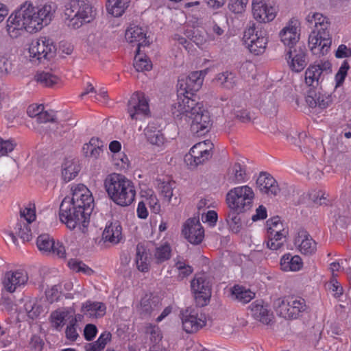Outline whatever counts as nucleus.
I'll use <instances>...</instances> for the list:
<instances>
[{"instance_id":"423d86ee","label":"nucleus","mask_w":351,"mask_h":351,"mask_svg":"<svg viewBox=\"0 0 351 351\" xmlns=\"http://www.w3.org/2000/svg\"><path fill=\"white\" fill-rule=\"evenodd\" d=\"M276 313L285 319H297L306 310L305 300L295 295H288L274 302Z\"/></svg>"},{"instance_id":"1a4fd4ad","label":"nucleus","mask_w":351,"mask_h":351,"mask_svg":"<svg viewBox=\"0 0 351 351\" xmlns=\"http://www.w3.org/2000/svg\"><path fill=\"white\" fill-rule=\"evenodd\" d=\"M29 53L30 60L40 63L42 59L50 60L53 58L56 53V47L53 41L46 37H41L32 40Z\"/></svg>"},{"instance_id":"4468645a","label":"nucleus","mask_w":351,"mask_h":351,"mask_svg":"<svg viewBox=\"0 0 351 351\" xmlns=\"http://www.w3.org/2000/svg\"><path fill=\"white\" fill-rule=\"evenodd\" d=\"M36 245L40 251L47 255L56 256L64 258L66 251L64 245L59 241H55L49 234H41L37 238Z\"/></svg>"},{"instance_id":"0e129e2a","label":"nucleus","mask_w":351,"mask_h":351,"mask_svg":"<svg viewBox=\"0 0 351 351\" xmlns=\"http://www.w3.org/2000/svg\"><path fill=\"white\" fill-rule=\"evenodd\" d=\"M146 201L152 212L156 214L159 213L160 211V205L156 196L151 195Z\"/></svg>"},{"instance_id":"412c9836","label":"nucleus","mask_w":351,"mask_h":351,"mask_svg":"<svg viewBox=\"0 0 351 351\" xmlns=\"http://www.w3.org/2000/svg\"><path fill=\"white\" fill-rule=\"evenodd\" d=\"M295 244L298 245L302 254L311 255L317 250L316 243L304 230H300L295 239Z\"/></svg>"},{"instance_id":"58836bf2","label":"nucleus","mask_w":351,"mask_h":351,"mask_svg":"<svg viewBox=\"0 0 351 351\" xmlns=\"http://www.w3.org/2000/svg\"><path fill=\"white\" fill-rule=\"evenodd\" d=\"M228 173L232 176H246L247 174H254V176H271L269 172L258 171L256 169L250 171L238 162L235 163L232 168L229 169Z\"/></svg>"},{"instance_id":"c03bdc74","label":"nucleus","mask_w":351,"mask_h":351,"mask_svg":"<svg viewBox=\"0 0 351 351\" xmlns=\"http://www.w3.org/2000/svg\"><path fill=\"white\" fill-rule=\"evenodd\" d=\"M213 145V143L209 141H206L197 143L191 149L190 151L196 154H206L204 156L206 158H210L213 154L211 152Z\"/></svg>"},{"instance_id":"6e6552de","label":"nucleus","mask_w":351,"mask_h":351,"mask_svg":"<svg viewBox=\"0 0 351 351\" xmlns=\"http://www.w3.org/2000/svg\"><path fill=\"white\" fill-rule=\"evenodd\" d=\"M191 288L197 304L206 306L211 295L210 278L205 273L195 274L191 282Z\"/></svg>"},{"instance_id":"49530a36","label":"nucleus","mask_w":351,"mask_h":351,"mask_svg":"<svg viewBox=\"0 0 351 351\" xmlns=\"http://www.w3.org/2000/svg\"><path fill=\"white\" fill-rule=\"evenodd\" d=\"M69 267L75 272H82L90 275L93 271L82 261L77 259H71L68 263Z\"/></svg>"},{"instance_id":"6e6d98bb","label":"nucleus","mask_w":351,"mask_h":351,"mask_svg":"<svg viewBox=\"0 0 351 351\" xmlns=\"http://www.w3.org/2000/svg\"><path fill=\"white\" fill-rule=\"evenodd\" d=\"M12 69V60L10 56L5 54L0 56V72L8 74Z\"/></svg>"},{"instance_id":"cd10ccee","label":"nucleus","mask_w":351,"mask_h":351,"mask_svg":"<svg viewBox=\"0 0 351 351\" xmlns=\"http://www.w3.org/2000/svg\"><path fill=\"white\" fill-rule=\"evenodd\" d=\"M136 250L135 262L138 269L142 272H147L150 267V254L141 244H138Z\"/></svg>"},{"instance_id":"4be33fe9","label":"nucleus","mask_w":351,"mask_h":351,"mask_svg":"<svg viewBox=\"0 0 351 351\" xmlns=\"http://www.w3.org/2000/svg\"><path fill=\"white\" fill-rule=\"evenodd\" d=\"M297 21L295 22L291 21V23L287 27L283 28L279 34L281 41L285 45L289 46V49L291 47H293L297 45L296 43L300 38V35L297 33Z\"/></svg>"},{"instance_id":"aec40b11","label":"nucleus","mask_w":351,"mask_h":351,"mask_svg":"<svg viewBox=\"0 0 351 351\" xmlns=\"http://www.w3.org/2000/svg\"><path fill=\"white\" fill-rule=\"evenodd\" d=\"M252 12L254 19L262 23L267 25L266 23L273 21L276 16V10L274 7L268 5L267 3L260 1L252 3Z\"/></svg>"},{"instance_id":"a19ab883","label":"nucleus","mask_w":351,"mask_h":351,"mask_svg":"<svg viewBox=\"0 0 351 351\" xmlns=\"http://www.w3.org/2000/svg\"><path fill=\"white\" fill-rule=\"evenodd\" d=\"M62 176H77L80 171L79 162L75 159L66 158L62 165Z\"/></svg>"},{"instance_id":"f3484780","label":"nucleus","mask_w":351,"mask_h":351,"mask_svg":"<svg viewBox=\"0 0 351 351\" xmlns=\"http://www.w3.org/2000/svg\"><path fill=\"white\" fill-rule=\"evenodd\" d=\"M182 234L192 244H199L204 237V230L197 218L189 219L183 226Z\"/></svg>"},{"instance_id":"052dcab7","label":"nucleus","mask_w":351,"mask_h":351,"mask_svg":"<svg viewBox=\"0 0 351 351\" xmlns=\"http://www.w3.org/2000/svg\"><path fill=\"white\" fill-rule=\"evenodd\" d=\"M77 326L70 322L69 323L65 330V335L66 339L72 341H75L77 339L79 335L77 331Z\"/></svg>"},{"instance_id":"69168bd1","label":"nucleus","mask_w":351,"mask_h":351,"mask_svg":"<svg viewBox=\"0 0 351 351\" xmlns=\"http://www.w3.org/2000/svg\"><path fill=\"white\" fill-rule=\"evenodd\" d=\"M328 289L335 297H339L343 293V288L337 281H330L328 285Z\"/></svg>"},{"instance_id":"2f4dec72","label":"nucleus","mask_w":351,"mask_h":351,"mask_svg":"<svg viewBox=\"0 0 351 351\" xmlns=\"http://www.w3.org/2000/svg\"><path fill=\"white\" fill-rule=\"evenodd\" d=\"M250 308L254 318L263 324H269L272 321L274 318L273 313L261 302L252 303Z\"/></svg>"},{"instance_id":"72a5a7b5","label":"nucleus","mask_w":351,"mask_h":351,"mask_svg":"<svg viewBox=\"0 0 351 351\" xmlns=\"http://www.w3.org/2000/svg\"><path fill=\"white\" fill-rule=\"evenodd\" d=\"M128 5V0H108L106 7L110 14L114 17H119L124 13Z\"/></svg>"},{"instance_id":"2eb2a0df","label":"nucleus","mask_w":351,"mask_h":351,"mask_svg":"<svg viewBox=\"0 0 351 351\" xmlns=\"http://www.w3.org/2000/svg\"><path fill=\"white\" fill-rule=\"evenodd\" d=\"M27 280L28 275L25 270H10L3 274L2 284L6 291L14 293L17 289L24 286Z\"/></svg>"},{"instance_id":"a18cd8bd","label":"nucleus","mask_w":351,"mask_h":351,"mask_svg":"<svg viewBox=\"0 0 351 351\" xmlns=\"http://www.w3.org/2000/svg\"><path fill=\"white\" fill-rule=\"evenodd\" d=\"M134 66L137 71H149L152 68V64L149 60L141 57L139 52H137L134 58Z\"/></svg>"},{"instance_id":"e433bc0d","label":"nucleus","mask_w":351,"mask_h":351,"mask_svg":"<svg viewBox=\"0 0 351 351\" xmlns=\"http://www.w3.org/2000/svg\"><path fill=\"white\" fill-rule=\"evenodd\" d=\"M232 294L239 302L243 304L250 302L255 297L254 292L239 285L234 286Z\"/></svg>"},{"instance_id":"5701e85b","label":"nucleus","mask_w":351,"mask_h":351,"mask_svg":"<svg viewBox=\"0 0 351 351\" xmlns=\"http://www.w3.org/2000/svg\"><path fill=\"white\" fill-rule=\"evenodd\" d=\"M125 39L130 43H138L137 51L139 52L141 47L148 44L146 34L142 27L138 26L130 27L125 32Z\"/></svg>"},{"instance_id":"a211bd4d","label":"nucleus","mask_w":351,"mask_h":351,"mask_svg":"<svg viewBox=\"0 0 351 351\" xmlns=\"http://www.w3.org/2000/svg\"><path fill=\"white\" fill-rule=\"evenodd\" d=\"M309 89L307 91L306 102L311 108L319 107L321 109H325L331 102L329 96H326L320 91L322 88L314 84L313 85H307Z\"/></svg>"},{"instance_id":"bb28decb","label":"nucleus","mask_w":351,"mask_h":351,"mask_svg":"<svg viewBox=\"0 0 351 351\" xmlns=\"http://www.w3.org/2000/svg\"><path fill=\"white\" fill-rule=\"evenodd\" d=\"M243 211H239L235 208H228L225 213V220L230 231L233 233H238L242 228V221L239 216Z\"/></svg>"},{"instance_id":"3c124183","label":"nucleus","mask_w":351,"mask_h":351,"mask_svg":"<svg viewBox=\"0 0 351 351\" xmlns=\"http://www.w3.org/2000/svg\"><path fill=\"white\" fill-rule=\"evenodd\" d=\"M21 218H23L22 221L31 223L36 219L35 207L34 204H29V206L25 208L20 211Z\"/></svg>"},{"instance_id":"4d7b16f0","label":"nucleus","mask_w":351,"mask_h":351,"mask_svg":"<svg viewBox=\"0 0 351 351\" xmlns=\"http://www.w3.org/2000/svg\"><path fill=\"white\" fill-rule=\"evenodd\" d=\"M319 37V39H321L322 41V53L327 52L328 49L330 48L332 40L329 34L328 30L327 29L325 32H320L319 33H317Z\"/></svg>"},{"instance_id":"ddd939ff","label":"nucleus","mask_w":351,"mask_h":351,"mask_svg":"<svg viewBox=\"0 0 351 351\" xmlns=\"http://www.w3.org/2000/svg\"><path fill=\"white\" fill-rule=\"evenodd\" d=\"M287 62L290 69L295 72L302 71L307 65V50L304 44H298L287 52Z\"/></svg>"},{"instance_id":"a878e982","label":"nucleus","mask_w":351,"mask_h":351,"mask_svg":"<svg viewBox=\"0 0 351 351\" xmlns=\"http://www.w3.org/2000/svg\"><path fill=\"white\" fill-rule=\"evenodd\" d=\"M103 239L117 244L122 239V228L119 221L111 222L106 226L102 234Z\"/></svg>"},{"instance_id":"37998d69","label":"nucleus","mask_w":351,"mask_h":351,"mask_svg":"<svg viewBox=\"0 0 351 351\" xmlns=\"http://www.w3.org/2000/svg\"><path fill=\"white\" fill-rule=\"evenodd\" d=\"M216 81L224 88L230 89L236 84L235 74L232 72H223L219 73L216 77Z\"/></svg>"},{"instance_id":"79ce46f5","label":"nucleus","mask_w":351,"mask_h":351,"mask_svg":"<svg viewBox=\"0 0 351 351\" xmlns=\"http://www.w3.org/2000/svg\"><path fill=\"white\" fill-rule=\"evenodd\" d=\"M80 3L79 0H69L65 3L64 13L66 23L76 17L80 9Z\"/></svg>"},{"instance_id":"338daca9","label":"nucleus","mask_w":351,"mask_h":351,"mask_svg":"<svg viewBox=\"0 0 351 351\" xmlns=\"http://www.w3.org/2000/svg\"><path fill=\"white\" fill-rule=\"evenodd\" d=\"M43 110V105L32 104L27 108V113L30 117H36V119H38L40 113L42 112Z\"/></svg>"},{"instance_id":"774afa93","label":"nucleus","mask_w":351,"mask_h":351,"mask_svg":"<svg viewBox=\"0 0 351 351\" xmlns=\"http://www.w3.org/2000/svg\"><path fill=\"white\" fill-rule=\"evenodd\" d=\"M337 58H348L351 56V49L348 48L346 45L341 44L339 46L335 53Z\"/></svg>"},{"instance_id":"864d4df0","label":"nucleus","mask_w":351,"mask_h":351,"mask_svg":"<svg viewBox=\"0 0 351 351\" xmlns=\"http://www.w3.org/2000/svg\"><path fill=\"white\" fill-rule=\"evenodd\" d=\"M247 2L248 0H230L228 8L235 14L242 13L245 10Z\"/></svg>"},{"instance_id":"9b49d317","label":"nucleus","mask_w":351,"mask_h":351,"mask_svg":"<svg viewBox=\"0 0 351 351\" xmlns=\"http://www.w3.org/2000/svg\"><path fill=\"white\" fill-rule=\"evenodd\" d=\"M182 326L186 333H194L206 326V317L204 314H199L197 311L191 308L182 311L180 313Z\"/></svg>"},{"instance_id":"5fc2aeb1","label":"nucleus","mask_w":351,"mask_h":351,"mask_svg":"<svg viewBox=\"0 0 351 351\" xmlns=\"http://www.w3.org/2000/svg\"><path fill=\"white\" fill-rule=\"evenodd\" d=\"M349 68L350 66L348 62L346 60L343 61L338 72L335 75L336 87L340 86L343 83Z\"/></svg>"},{"instance_id":"0eeeda50","label":"nucleus","mask_w":351,"mask_h":351,"mask_svg":"<svg viewBox=\"0 0 351 351\" xmlns=\"http://www.w3.org/2000/svg\"><path fill=\"white\" fill-rule=\"evenodd\" d=\"M254 197V192L248 186L235 187L227 193L226 203L228 208L246 212L252 208Z\"/></svg>"},{"instance_id":"f704fd0d","label":"nucleus","mask_w":351,"mask_h":351,"mask_svg":"<svg viewBox=\"0 0 351 351\" xmlns=\"http://www.w3.org/2000/svg\"><path fill=\"white\" fill-rule=\"evenodd\" d=\"M145 135L148 142L152 145L160 146L165 142V137L160 130L149 125L144 130Z\"/></svg>"},{"instance_id":"6ab92c4d","label":"nucleus","mask_w":351,"mask_h":351,"mask_svg":"<svg viewBox=\"0 0 351 351\" xmlns=\"http://www.w3.org/2000/svg\"><path fill=\"white\" fill-rule=\"evenodd\" d=\"M95 16V12L93 10L91 5L80 1L79 12L76 17L72 19L67 25L73 29H77L85 23H90Z\"/></svg>"},{"instance_id":"c756f323","label":"nucleus","mask_w":351,"mask_h":351,"mask_svg":"<svg viewBox=\"0 0 351 351\" xmlns=\"http://www.w3.org/2000/svg\"><path fill=\"white\" fill-rule=\"evenodd\" d=\"M106 306L99 302L87 301L82 304V312L90 317H101L106 313Z\"/></svg>"},{"instance_id":"7c9ffc66","label":"nucleus","mask_w":351,"mask_h":351,"mask_svg":"<svg viewBox=\"0 0 351 351\" xmlns=\"http://www.w3.org/2000/svg\"><path fill=\"white\" fill-rule=\"evenodd\" d=\"M280 267L282 270L299 271L303 265L302 258L298 255H292L290 253L285 254L280 259Z\"/></svg>"},{"instance_id":"dca6fc26","label":"nucleus","mask_w":351,"mask_h":351,"mask_svg":"<svg viewBox=\"0 0 351 351\" xmlns=\"http://www.w3.org/2000/svg\"><path fill=\"white\" fill-rule=\"evenodd\" d=\"M331 72V63L329 61H320L318 64H311L305 71V83L306 85H319L323 80L324 73L328 74Z\"/></svg>"},{"instance_id":"680f3d73","label":"nucleus","mask_w":351,"mask_h":351,"mask_svg":"<svg viewBox=\"0 0 351 351\" xmlns=\"http://www.w3.org/2000/svg\"><path fill=\"white\" fill-rule=\"evenodd\" d=\"M114 165L117 169L123 170V172L125 173V171L130 167L129 160L128 157L123 154L121 156H119V158L117 159V161L114 162Z\"/></svg>"},{"instance_id":"20e7f679","label":"nucleus","mask_w":351,"mask_h":351,"mask_svg":"<svg viewBox=\"0 0 351 351\" xmlns=\"http://www.w3.org/2000/svg\"><path fill=\"white\" fill-rule=\"evenodd\" d=\"M104 186L110 198L119 206H128L134 200V186L126 177H106Z\"/></svg>"},{"instance_id":"c9c22d12","label":"nucleus","mask_w":351,"mask_h":351,"mask_svg":"<svg viewBox=\"0 0 351 351\" xmlns=\"http://www.w3.org/2000/svg\"><path fill=\"white\" fill-rule=\"evenodd\" d=\"M158 306V298L156 297H145L141 299L139 312L143 316H149L152 311L157 309Z\"/></svg>"},{"instance_id":"39448f33","label":"nucleus","mask_w":351,"mask_h":351,"mask_svg":"<svg viewBox=\"0 0 351 351\" xmlns=\"http://www.w3.org/2000/svg\"><path fill=\"white\" fill-rule=\"evenodd\" d=\"M267 36L268 32L264 24L252 23L244 32V44L251 53L255 55L261 54L266 48Z\"/></svg>"},{"instance_id":"603ef678","label":"nucleus","mask_w":351,"mask_h":351,"mask_svg":"<svg viewBox=\"0 0 351 351\" xmlns=\"http://www.w3.org/2000/svg\"><path fill=\"white\" fill-rule=\"evenodd\" d=\"M146 333L150 335V340L154 344H158L162 338L160 328L155 325L148 326L146 328Z\"/></svg>"},{"instance_id":"ea45409f","label":"nucleus","mask_w":351,"mask_h":351,"mask_svg":"<svg viewBox=\"0 0 351 351\" xmlns=\"http://www.w3.org/2000/svg\"><path fill=\"white\" fill-rule=\"evenodd\" d=\"M34 79L38 83L46 87H52L59 81L56 75L45 71L38 72Z\"/></svg>"},{"instance_id":"f257e3e1","label":"nucleus","mask_w":351,"mask_h":351,"mask_svg":"<svg viewBox=\"0 0 351 351\" xmlns=\"http://www.w3.org/2000/svg\"><path fill=\"white\" fill-rule=\"evenodd\" d=\"M72 197H65L60 206V219L70 230L77 225L86 227L94 208V199L90 191L83 184L71 187Z\"/></svg>"},{"instance_id":"b1692460","label":"nucleus","mask_w":351,"mask_h":351,"mask_svg":"<svg viewBox=\"0 0 351 351\" xmlns=\"http://www.w3.org/2000/svg\"><path fill=\"white\" fill-rule=\"evenodd\" d=\"M71 309L65 308L52 311L49 317L51 327L57 331H60L65 324V321L71 318Z\"/></svg>"},{"instance_id":"f8f14e48","label":"nucleus","mask_w":351,"mask_h":351,"mask_svg":"<svg viewBox=\"0 0 351 351\" xmlns=\"http://www.w3.org/2000/svg\"><path fill=\"white\" fill-rule=\"evenodd\" d=\"M128 112L132 119L138 120L149 114L147 100L143 93L136 92L128 103Z\"/></svg>"},{"instance_id":"e2e57ef3","label":"nucleus","mask_w":351,"mask_h":351,"mask_svg":"<svg viewBox=\"0 0 351 351\" xmlns=\"http://www.w3.org/2000/svg\"><path fill=\"white\" fill-rule=\"evenodd\" d=\"M14 147V145L10 141H4L0 138V154L3 156L8 152H11Z\"/></svg>"},{"instance_id":"4c0bfd02","label":"nucleus","mask_w":351,"mask_h":351,"mask_svg":"<svg viewBox=\"0 0 351 351\" xmlns=\"http://www.w3.org/2000/svg\"><path fill=\"white\" fill-rule=\"evenodd\" d=\"M171 248L165 243L155 248L154 252V259L157 264H161L171 258Z\"/></svg>"},{"instance_id":"7ed1b4c3","label":"nucleus","mask_w":351,"mask_h":351,"mask_svg":"<svg viewBox=\"0 0 351 351\" xmlns=\"http://www.w3.org/2000/svg\"><path fill=\"white\" fill-rule=\"evenodd\" d=\"M172 113L177 117H188L191 120V131L197 136L208 132L212 125L210 113L204 108L203 104L188 96L175 104Z\"/></svg>"},{"instance_id":"f03ea898","label":"nucleus","mask_w":351,"mask_h":351,"mask_svg":"<svg viewBox=\"0 0 351 351\" xmlns=\"http://www.w3.org/2000/svg\"><path fill=\"white\" fill-rule=\"evenodd\" d=\"M54 11L51 5L34 7L32 3L25 1L9 16L7 32L11 37H17L23 29L29 33L40 31L51 22Z\"/></svg>"},{"instance_id":"c85d7f7f","label":"nucleus","mask_w":351,"mask_h":351,"mask_svg":"<svg viewBox=\"0 0 351 351\" xmlns=\"http://www.w3.org/2000/svg\"><path fill=\"white\" fill-rule=\"evenodd\" d=\"M256 184L262 193L276 195L280 189L274 177H258Z\"/></svg>"},{"instance_id":"9d476101","label":"nucleus","mask_w":351,"mask_h":351,"mask_svg":"<svg viewBox=\"0 0 351 351\" xmlns=\"http://www.w3.org/2000/svg\"><path fill=\"white\" fill-rule=\"evenodd\" d=\"M204 81L202 71L191 72L188 76H181L178 78L177 87L178 92L184 95V98L189 95L193 96L202 86Z\"/></svg>"},{"instance_id":"8fccbe9b","label":"nucleus","mask_w":351,"mask_h":351,"mask_svg":"<svg viewBox=\"0 0 351 351\" xmlns=\"http://www.w3.org/2000/svg\"><path fill=\"white\" fill-rule=\"evenodd\" d=\"M25 306L28 317L32 320L37 319L43 312V307L36 303H27Z\"/></svg>"},{"instance_id":"393cba45","label":"nucleus","mask_w":351,"mask_h":351,"mask_svg":"<svg viewBox=\"0 0 351 351\" xmlns=\"http://www.w3.org/2000/svg\"><path fill=\"white\" fill-rule=\"evenodd\" d=\"M15 232H10L7 238L8 241H12L15 245H17L16 241L17 239L15 236L16 234L19 237H20L23 242L29 241L32 239V235L31 229L29 228V224L25 221H19L16 224L14 228Z\"/></svg>"},{"instance_id":"bf43d9fd","label":"nucleus","mask_w":351,"mask_h":351,"mask_svg":"<svg viewBox=\"0 0 351 351\" xmlns=\"http://www.w3.org/2000/svg\"><path fill=\"white\" fill-rule=\"evenodd\" d=\"M97 333V328L95 325L88 324L84 329V336L86 341H92Z\"/></svg>"},{"instance_id":"13d9d810","label":"nucleus","mask_w":351,"mask_h":351,"mask_svg":"<svg viewBox=\"0 0 351 351\" xmlns=\"http://www.w3.org/2000/svg\"><path fill=\"white\" fill-rule=\"evenodd\" d=\"M60 293V286L54 285L51 289L46 291V297L51 303H53L58 300Z\"/></svg>"},{"instance_id":"de8ad7c7","label":"nucleus","mask_w":351,"mask_h":351,"mask_svg":"<svg viewBox=\"0 0 351 351\" xmlns=\"http://www.w3.org/2000/svg\"><path fill=\"white\" fill-rule=\"evenodd\" d=\"M175 267L178 271V278L180 280L189 276L193 272L192 267L186 264L184 261H178L175 264Z\"/></svg>"},{"instance_id":"473e14b6","label":"nucleus","mask_w":351,"mask_h":351,"mask_svg":"<svg viewBox=\"0 0 351 351\" xmlns=\"http://www.w3.org/2000/svg\"><path fill=\"white\" fill-rule=\"evenodd\" d=\"M156 182L161 194L168 202H170L173 195V191L176 186V182L170 179V177H166L163 179L158 178Z\"/></svg>"},{"instance_id":"09e8293b","label":"nucleus","mask_w":351,"mask_h":351,"mask_svg":"<svg viewBox=\"0 0 351 351\" xmlns=\"http://www.w3.org/2000/svg\"><path fill=\"white\" fill-rule=\"evenodd\" d=\"M266 226L267 230V233L269 232H277L278 230L284 231L285 229L283 228V224L280 221V219L278 216L273 217L269 219L266 221Z\"/></svg>"}]
</instances>
